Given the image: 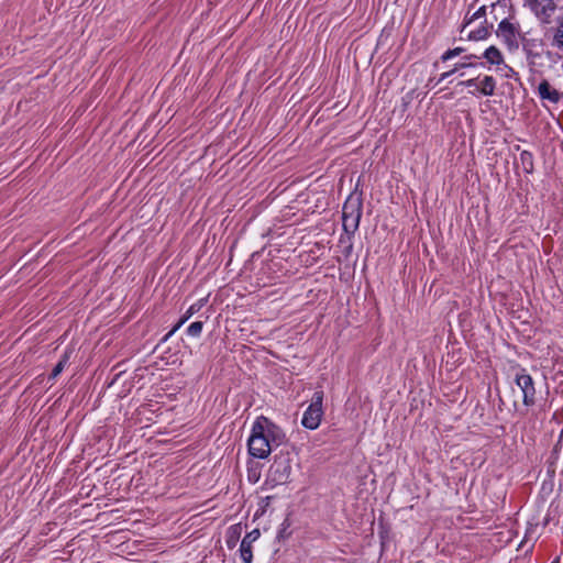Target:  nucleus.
<instances>
[{
	"label": "nucleus",
	"instance_id": "1",
	"mask_svg": "<svg viewBox=\"0 0 563 563\" xmlns=\"http://www.w3.org/2000/svg\"><path fill=\"white\" fill-rule=\"evenodd\" d=\"M486 7L478 8L471 18H467L461 29V34L465 35L470 41H482L485 40L489 33L492 26L486 22Z\"/></svg>",
	"mask_w": 563,
	"mask_h": 563
},
{
	"label": "nucleus",
	"instance_id": "2",
	"mask_svg": "<svg viewBox=\"0 0 563 563\" xmlns=\"http://www.w3.org/2000/svg\"><path fill=\"white\" fill-rule=\"evenodd\" d=\"M363 201L360 195H350L342 208V224L346 233L353 234L362 217Z\"/></svg>",
	"mask_w": 563,
	"mask_h": 563
},
{
	"label": "nucleus",
	"instance_id": "3",
	"mask_svg": "<svg viewBox=\"0 0 563 563\" xmlns=\"http://www.w3.org/2000/svg\"><path fill=\"white\" fill-rule=\"evenodd\" d=\"M322 401L323 391H316L312 396L311 404L306 409L302 416L301 423L305 428L314 430L320 426V422L323 417Z\"/></svg>",
	"mask_w": 563,
	"mask_h": 563
},
{
	"label": "nucleus",
	"instance_id": "4",
	"mask_svg": "<svg viewBox=\"0 0 563 563\" xmlns=\"http://www.w3.org/2000/svg\"><path fill=\"white\" fill-rule=\"evenodd\" d=\"M496 35L508 47L509 51H516L519 47L521 33L519 26L508 19H504L496 30Z\"/></svg>",
	"mask_w": 563,
	"mask_h": 563
},
{
	"label": "nucleus",
	"instance_id": "5",
	"mask_svg": "<svg viewBox=\"0 0 563 563\" xmlns=\"http://www.w3.org/2000/svg\"><path fill=\"white\" fill-rule=\"evenodd\" d=\"M247 445L250 454L254 457L266 459L271 454V446L264 443L262 424L253 423Z\"/></svg>",
	"mask_w": 563,
	"mask_h": 563
},
{
	"label": "nucleus",
	"instance_id": "6",
	"mask_svg": "<svg viewBox=\"0 0 563 563\" xmlns=\"http://www.w3.org/2000/svg\"><path fill=\"white\" fill-rule=\"evenodd\" d=\"M254 423H260L263 426L264 443L271 446V451L274 446H278L284 442L285 434L282 429L266 417H258Z\"/></svg>",
	"mask_w": 563,
	"mask_h": 563
},
{
	"label": "nucleus",
	"instance_id": "7",
	"mask_svg": "<svg viewBox=\"0 0 563 563\" xmlns=\"http://www.w3.org/2000/svg\"><path fill=\"white\" fill-rule=\"evenodd\" d=\"M515 382L522 393L523 404L528 407L536 404V387L532 377L527 373L526 369H520L516 374Z\"/></svg>",
	"mask_w": 563,
	"mask_h": 563
},
{
	"label": "nucleus",
	"instance_id": "8",
	"mask_svg": "<svg viewBox=\"0 0 563 563\" xmlns=\"http://www.w3.org/2000/svg\"><path fill=\"white\" fill-rule=\"evenodd\" d=\"M556 1L558 0H533L532 10L542 23H551L556 11Z\"/></svg>",
	"mask_w": 563,
	"mask_h": 563
},
{
	"label": "nucleus",
	"instance_id": "9",
	"mask_svg": "<svg viewBox=\"0 0 563 563\" xmlns=\"http://www.w3.org/2000/svg\"><path fill=\"white\" fill-rule=\"evenodd\" d=\"M291 474V464L289 459H275L271 466V475L274 482L286 483Z\"/></svg>",
	"mask_w": 563,
	"mask_h": 563
},
{
	"label": "nucleus",
	"instance_id": "10",
	"mask_svg": "<svg viewBox=\"0 0 563 563\" xmlns=\"http://www.w3.org/2000/svg\"><path fill=\"white\" fill-rule=\"evenodd\" d=\"M539 95L542 99H547L553 103H558L561 99V93L554 89L547 80L539 84Z\"/></svg>",
	"mask_w": 563,
	"mask_h": 563
},
{
	"label": "nucleus",
	"instance_id": "11",
	"mask_svg": "<svg viewBox=\"0 0 563 563\" xmlns=\"http://www.w3.org/2000/svg\"><path fill=\"white\" fill-rule=\"evenodd\" d=\"M477 87L481 95L493 96L496 89V80L493 76L486 75L478 81Z\"/></svg>",
	"mask_w": 563,
	"mask_h": 563
},
{
	"label": "nucleus",
	"instance_id": "12",
	"mask_svg": "<svg viewBox=\"0 0 563 563\" xmlns=\"http://www.w3.org/2000/svg\"><path fill=\"white\" fill-rule=\"evenodd\" d=\"M483 57L492 65H500L504 63L501 52L494 45L485 49Z\"/></svg>",
	"mask_w": 563,
	"mask_h": 563
},
{
	"label": "nucleus",
	"instance_id": "13",
	"mask_svg": "<svg viewBox=\"0 0 563 563\" xmlns=\"http://www.w3.org/2000/svg\"><path fill=\"white\" fill-rule=\"evenodd\" d=\"M552 45L558 49L563 51V14L558 21V25L554 31Z\"/></svg>",
	"mask_w": 563,
	"mask_h": 563
},
{
	"label": "nucleus",
	"instance_id": "14",
	"mask_svg": "<svg viewBox=\"0 0 563 563\" xmlns=\"http://www.w3.org/2000/svg\"><path fill=\"white\" fill-rule=\"evenodd\" d=\"M202 307L201 302H196L191 305L186 313L183 316V318L178 321V323L173 328V330L169 332V334H173L176 332L194 313L198 312Z\"/></svg>",
	"mask_w": 563,
	"mask_h": 563
},
{
	"label": "nucleus",
	"instance_id": "15",
	"mask_svg": "<svg viewBox=\"0 0 563 563\" xmlns=\"http://www.w3.org/2000/svg\"><path fill=\"white\" fill-rule=\"evenodd\" d=\"M240 555L244 563H251L253 560L252 544L249 541H242L240 545Z\"/></svg>",
	"mask_w": 563,
	"mask_h": 563
},
{
	"label": "nucleus",
	"instance_id": "16",
	"mask_svg": "<svg viewBox=\"0 0 563 563\" xmlns=\"http://www.w3.org/2000/svg\"><path fill=\"white\" fill-rule=\"evenodd\" d=\"M68 354L65 353L59 362L55 365V367L52 371V374L49 375V378L54 379L56 378L65 368L66 364L68 363Z\"/></svg>",
	"mask_w": 563,
	"mask_h": 563
},
{
	"label": "nucleus",
	"instance_id": "17",
	"mask_svg": "<svg viewBox=\"0 0 563 563\" xmlns=\"http://www.w3.org/2000/svg\"><path fill=\"white\" fill-rule=\"evenodd\" d=\"M203 323L201 321H195L187 328V333L190 336H199L202 332Z\"/></svg>",
	"mask_w": 563,
	"mask_h": 563
},
{
	"label": "nucleus",
	"instance_id": "18",
	"mask_svg": "<svg viewBox=\"0 0 563 563\" xmlns=\"http://www.w3.org/2000/svg\"><path fill=\"white\" fill-rule=\"evenodd\" d=\"M465 48L463 47H455L453 49H448L443 55L441 56V59L443 62H446L455 56H459L460 54L464 53Z\"/></svg>",
	"mask_w": 563,
	"mask_h": 563
},
{
	"label": "nucleus",
	"instance_id": "19",
	"mask_svg": "<svg viewBox=\"0 0 563 563\" xmlns=\"http://www.w3.org/2000/svg\"><path fill=\"white\" fill-rule=\"evenodd\" d=\"M260 530L254 529L253 531L249 532L242 541H249V544H253L254 541H256L260 538Z\"/></svg>",
	"mask_w": 563,
	"mask_h": 563
},
{
	"label": "nucleus",
	"instance_id": "20",
	"mask_svg": "<svg viewBox=\"0 0 563 563\" xmlns=\"http://www.w3.org/2000/svg\"><path fill=\"white\" fill-rule=\"evenodd\" d=\"M538 57H539L538 54L532 53L531 51L527 52V58H528V62H529L530 65H536Z\"/></svg>",
	"mask_w": 563,
	"mask_h": 563
},
{
	"label": "nucleus",
	"instance_id": "21",
	"mask_svg": "<svg viewBox=\"0 0 563 563\" xmlns=\"http://www.w3.org/2000/svg\"><path fill=\"white\" fill-rule=\"evenodd\" d=\"M521 161H522L523 164L529 163L530 168H532V159H531V154L530 153L522 152L521 153Z\"/></svg>",
	"mask_w": 563,
	"mask_h": 563
},
{
	"label": "nucleus",
	"instance_id": "22",
	"mask_svg": "<svg viewBox=\"0 0 563 563\" xmlns=\"http://www.w3.org/2000/svg\"><path fill=\"white\" fill-rule=\"evenodd\" d=\"M477 81H478V78H472V79H467V80L461 81L459 85L460 86H465V87H472V86L477 85Z\"/></svg>",
	"mask_w": 563,
	"mask_h": 563
},
{
	"label": "nucleus",
	"instance_id": "23",
	"mask_svg": "<svg viewBox=\"0 0 563 563\" xmlns=\"http://www.w3.org/2000/svg\"><path fill=\"white\" fill-rule=\"evenodd\" d=\"M468 66H472V63L470 62H464V63H461V64H456L455 67L453 69H455V71L460 68H464V67H468Z\"/></svg>",
	"mask_w": 563,
	"mask_h": 563
},
{
	"label": "nucleus",
	"instance_id": "24",
	"mask_svg": "<svg viewBox=\"0 0 563 563\" xmlns=\"http://www.w3.org/2000/svg\"><path fill=\"white\" fill-rule=\"evenodd\" d=\"M454 73H455V69H452V70H450V71L443 73V74L441 75L440 80H443V79H445V78L450 77V76H451L452 74H454Z\"/></svg>",
	"mask_w": 563,
	"mask_h": 563
},
{
	"label": "nucleus",
	"instance_id": "25",
	"mask_svg": "<svg viewBox=\"0 0 563 563\" xmlns=\"http://www.w3.org/2000/svg\"><path fill=\"white\" fill-rule=\"evenodd\" d=\"M472 58H477V56L476 55H468V56L464 57L465 60H470Z\"/></svg>",
	"mask_w": 563,
	"mask_h": 563
}]
</instances>
